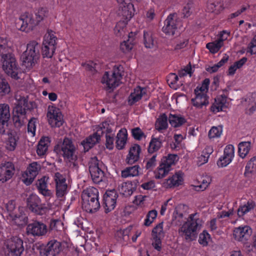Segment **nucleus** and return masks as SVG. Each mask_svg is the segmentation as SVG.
Segmentation results:
<instances>
[{"mask_svg":"<svg viewBox=\"0 0 256 256\" xmlns=\"http://www.w3.org/2000/svg\"><path fill=\"white\" fill-rule=\"evenodd\" d=\"M178 155L170 154L162 160V162L155 171V178L160 179L164 178L172 170V166L178 160Z\"/></svg>","mask_w":256,"mask_h":256,"instance_id":"nucleus-8","label":"nucleus"},{"mask_svg":"<svg viewBox=\"0 0 256 256\" xmlns=\"http://www.w3.org/2000/svg\"><path fill=\"white\" fill-rule=\"evenodd\" d=\"M58 146L61 150L64 158L70 162H72L74 166H76L75 162L77 160V154L76 147L72 140L68 138H65L62 142Z\"/></svg>","mask_w":256,"mask_h":256,"instance_id":"nucleus-7","label":"nucleus"},{"mask_svg":"<svg viewBox=\"0 0 256 256\" xmlns=\"http://www.w3.org/2000/svg\"><path fill=\"white\" fill-rule=\"evenodd\" d=\"M82 208L86 212L93 213L100 207L98 190L94 187L84 190L82 194Z\"/></svg>","mask_w":256,"mask_h":256,"instance_id":"nucleus-2","label":"nucleus"},{"mask_svg":"<svg viewBox=\"0 0 256 256\" xmlns=\"http://www.w3.org/2000/svg\"><path fill=\"white\" fill-rule=\"evenodd\" d=\"M254 173H256V156L252 158L247 163L244 175L249 177L250 174Z\"/></svg>","mask_w":256,"mask_h":256,"instance_id":"nucleus-44","label":"nucleus"},{"mask_svg":"<svg viewBox=\"0 0 256 256\" xmlns=\"http://www.w3.org/2000/svg\"><path fill=\"white\" fill-rule=\"evenodd\" d=\"M42 55L44 58H51L56 50L55 48H53L52 46L49 48L47 46H42Z\"/></svg>","mask_w":256,"mask_h":256,"instance_id":"nucleus-56","label":"nucleus"},{"mask_svg":"<svg viewBox=\"0 0 256 256\" xmlns=\"http://www.w3.org/2000/svg\"><path fill=\"white\" fill-rule=\"evenodd\" d=\"M47 180L46 177H43L38 180L36 183V186L40 193L44 196L50 197L52 193L50 190L48 188Z\"/></svg>","mask_w":256,"mask_h":256,"instance_id":"nucleus-33","label":"nucleus"},{"mask_svg":"<svg viewBox=\"0 0 256 256\" xmlns=\"http://www.w3.org/2000/svg\"><path fill=\"white\" fill-rule=\"evenodd\" d=\"M100 140V136L97 133H94L92 135L89 136L85 140H84L81 144L84 147L85 152L88 151L94 144H96Z\"/></svg>","mask_w":256,"mask_h":256,"instance_id":"nucleus-32","label":"nucleus"},{"mask_svg":"<svg viewBox=\"0 0 256 256\" xmlns=\"http://www.w3.org/2000/svg\"><path fill=\"white\" fill-rule=\"evenodd\" d=\"M16 98V106L14 108V111L18 114L21 116H24L26 114V109L28 108V100L24 96H22L18 94H16L15 96ZM20 116L19 115L18 116Z\"/></svg>","mask_w":256,"mask_h":256,"instance_id":"nucleus-25","label":"nucleus"},{"mask_svg":"<svg viewBox=\"0 0 256 256\" xmlns=\"http://www.w3.org/2000/svg\"><path fill=\"white\" fill-rule=\"evenodd\" d=\"M10 92V87L7 81L0 77V93L4 94H8Z\"/></svg>","mask_w":256,"mask_h":256,"instance_id":"nucleus-59","label":"nucleus"},{"mask_svg":"<svg viewBox=\"0 0 256 256\" xmlns=\"http://www.w3.org/2000/svg\"><path fill=\"white\" fill-rule=\"evenodd\" d=\"M182 26L181 22L176 13L170 14L164 21L162 32L166 35L173 36L180 34Z\"/></svg>","mask_w":256,"mask_h":256,"instance_id":"nucleus-5","label":"nucleus"},{"mask_svg":"<svg viewBox=\"0 0 256 256\" xmlns=\"http://www.w3.org/2000/svg\"><path fill=\"white\" fill-rule=\"evenodd\" d=\"M36 247L37 248L40 247V252L44 256H56L62 250L61 244L55 240L50 241L46 246H41L36 244Z\"/></svg>","mask_w":256,"mask_h":256,"instance_id":"nucleus-13","label":"nucleus"},{"mask_svg":"<svg viewBox=\"0 0 256 256\" xmlns=\"http://www.w3.org/2000/svg\"><path fill=\"white\" fill-rule=\"evenodd\" d=\"M103 163L98 160L96 157L92 158L89 162V171L92 180L94 183L98 184L104 178Z\"/></svg>","mask_w":256,"mask_h":256,"instance_id":"nucleus-9","label":"nucleus"},{"mask_svg":"<svg viewBox=\"0 0 256 256\" xmlns=\"http://www.w3.org/2000/svg\"><path fill=\"white\" fill-rule=\"evenodd\" d=\"M229 56L226 54H224L222 59L216 64L212 66H208L206 68V70L210 73H213L217 72L220 68L225 63H226Z\"/></svg>","mask_w":256,"mask_h":256,"instance_id":"nucleus-46","label":"nucleus"},{"mask_svg":"<svg viewBox=\"0 0 256 256\" xmlns=\"http://www.w3.org/2000/svg\"><path fill=\"white\" fill-rule=\"evenodd\" d=\"M244 113L246 116H252L256 112V94L250 93L244 96L241 101Z\"/></svg>","mask_w":256,"mask_h":256,"instance_id":"nucleus-14","label":"nucleus"},{"mask_svg":"<svg viewBox=\"0 0 256 256\" xmlns=\"http://www.w3.org/2000/svg\"><path fill=\"white\" fill-rule=\"evenodd\" d=\"M140 147L138 144H134L130 148L126 158L127 164H132L137 162L140 158Z\"/></svg>","mask_w":256,"mask_h":256,"instance_id":"nucleus-28","label":"nucleus"},{"mask_svg":"<svg viewBox=\"0 0 256 256\" xmlns=\"http://www.w3.org/2000/svg\"><path fill=\"white\" fill-rule=\"evenodd\" d=\"M24 250L23 242L20 238L14 237L6 242L8 256H20Z\"/></svg>","mask_w":256,"mask_h":256,"instance_id":"nucleus-12","label":"nucleus"},{"mask_svg":"<svg viewBox=\"0 0 256 256\" xmlns=\"http://www.w3.org/2000/svg\"><path fill=\"white\" fill-rule=\"evenodd\" d=\"M4 71L14 78H18L19 67L14 54L12 53L0 58Z\"/></svg>","mask_w":256,"mask_h":256,"instance_id":"nucleus-6","label":"nucleus"},{"mask_svg":"<svg viewBox=\"0 0 256 256\" xmlns=\"http://www.w3.org/2000/svg\"><path fill=\"white\" fill-rule=\"evenodd\" d=\"M40 44L35 40L30 42L27 44L26 50L21 56L23 64L30 68L38 62L40 58Z\"/></svg>","mask_w":256,"mask_h":256,"instance_id":"nucleus-3","label":"nucleus"},{"mask_svg":"<svg viewBox=\"0 0 256 256\" xmlns=\"http://www.w3.org/2000/svg\"><path fill=\"white\" fill-rule=\"evenodd\" d=\"M27 206L32 212L42 215L46 210L42 206L40 198L36 194H30L26 200Z\"/></svg>","mask_w":256,"mask_h":256,"instance_id":"nucleus-17","label":"nucleus"},{"mask_svg":"<svg viewBox=\"0 0 256 256\" xmlns=\"http://www.w3.org/2000/svg\"><path fill=\"white\" fill-rule=\"evenodd\" d=\"M8 216L18 225H22L27 222V218L24 214L22 210H16V202L14 200L9 201L6 204Z\"/></svg>","mask_w":256,"mask_h":256,"instance_id":"nucleus-11","label":"nucleus"},{"mask_svg":"<svg viewBox=\"0 0 256 256\" xmlns=\"http://www.w3.org/2000/svg\"><path fill=\"white\" fill-rule=\"evenodd\" d=\"M168 118L165 114H160L156 122V129L160 132L162 130H166L168 127Z\"/></svg>","mask_w":256,"mask_h":256,"instance_id":"nucleus-37","label":"nucleus"},{"mask_svg":"<svg viewBox=\"0 0 256 256\" xmlns=\"http://www.w3.org/2000/svg\"><path fill=\"white\" fill-rule=\"evenodd\" d=\"M12 42L8 40L0 38V58L12 53Z\"/></svg>","mask_w":256,"mask_h":256,"instance_id":"nucleus-31","label":"nucleus"},{"mask_svg":"<svg viewBox=\"0 0 256 256\" xmlns=\"http://www.w3.org/2000/svg\"><path fill=\"white\" fill-rule=\"evenodd\" d=\"M119 6L118 14L128 22L134 16L136 10L134 2L138 0H116Z\"/></svg>","mask_w":256,"mask_h":256,"instance_id":"nucleus-10","label":"nucleus"},{"mask_svg":"<svg viewBox=\"0 0 256 256\" xmlns=\"http://www.w3.org/2000/svg\"><path fill=\"white\" fill-rule=\"evenodd\" d=\"M10 106L8 104H0V120H10Z\"/></svg>","mask_w":256,"mask_h":256,"instance_id":"nucleus-47","label":"nucleus"},{"mask_svg":"<svg viewBox=\"0 0 256 256\" xmlns=\"http://www.w3.org/2000/svg\"><path fill=\"white\" fill-rule=\"evenodd\" d=\"M36 122V120L34 118H32L28 122V133L32 136H35Z\"/></svg>","mask_w":256,"mask_h":256,"instance_id":"nucleus-57","label":"nucleus"},{"mask_svg":"<svg viewBox=\"0 0 256 256\" xmlns=\"http://www.w3.org/2000/svg\"><path fill=\"white\" fill-rule=\"evenodd\" d=\"M47 117L49 124L52 127H60L62 124V118L60 110L54 106H48Z\"/></svg>","mask_w":256,"mask_h":256,"instance_id":"nucleus-16","label":"nucleus"},{"mask_svg":"<svg viewBox=\"0 0 256 256\" xmlns=\"http://www.w3.org/2000/svg\"><path fill=\"white\" fill-rule=\"evenodd\" d=\"M147 90L146 88L138 86L134 89L129 96L128 102L130 104H133L138 102L144 96L146 95Z\"/></svg>","mask_w":256,"mask_h":256,"instance_id":"nucleus-30","label":"nucleus"},{"mask_svg":"<svg viewBox=\"0 0 256 256\" xmlns=\"http://www.w3.org/2000/svg\"><path fill=\"white\" fill-rule=\"evenodd\" d=\"M101 82L106 88L110 90L118 86L121 82L110 72H106L102 78Z\"/></svg>","mask_w":256,"mask_h":256,"instance_id":"nucleus-23","label":"nucleus"},{"mask_svg":"<svg viewBox=\"0 0 256 256\" xmlns=\"http://www.w3.org/2000/svg\"><path fill=\"white\" fill-rule=\"evenodd\" d=\"M223 46L222 41L216 40L212 42L206 44V48L213 54L217 52Z\"/></svg>","mask_w":256,"mask_h":256,"instance_id":"nucleus-49","label":"nucleus"},{"mask_svg":"<svg viewBox=\"0 0 256 256\" xmlns=\"http://www.w3.org/2000/svg\"><path fill=\"white\" fill-rule=\"evenodd\" d=\"M50 143L48 137H43L40 140L37 148V154L39 156H43L46 152Z\"/></svg>","mask_w":256,"mask_h":256,"instance_id":"nucleus-38","label":"nucleus"},{"mask_svg":"<svg viewBox=\"0 0 256 256\" xmlns=\"http://www.w3.org/2000/svg\"><path fill=\"white\" fill-rule=\"evenodd\" d=\"M252 148L250 141L241 142V158H244Z\"/></svg>","mask_w":256,"mask_h":256,"instance_id":"nucleus-51","label":"nucleus"},{"mask_svg":"<svg viewBox=\"0 0 256 256\" xmlns=\"http://www.w3.org/2000/svg\"><path fill=\"white\" fill-rule=\"evenodd\" d=\"M183 182V173L178 171L176 172L172 177L167 179L164 182L166 187L172 188L178 186L182 184Z\"/></svg>","mask_w":256,"mask_h":256,"instance_id":"nucleus-29","label":"nucleus"},{"mask_svg":"<svg viewBox=\"0 0 256 256\" xmlns=\"http://www.w3.org/2000/svg\"><path fill=\"white\" fill-rule=\"evenodd\" d=\"M40 169V166L36 162H34L30 164L26 172L27 178L24 180L26 185H29L32 183Z\"/></svg>","mask_w":256,"mask_h":256,"instance_id":"nucleus-26","label":"nucleus"},{"mask_svg":"<svg viewBox=\"0 0 256 256\" xmlns=\"http://www.w3.org/2000/svg\"><path fill=\"white\" fill-rule=\"evenodd\" d=\"M230 0H208V10L215 14H218L226 6Z\"/></svg>","mask_w":256,"mask_h":256,"instance_id":"nucleus-24","label":"nucleus"},{"mask_svg":"<svg viewBox=\"0 0 256 256\" xmlns=\"http://www.w3.org/2000/svg\"><path fill=\"white\" fill-rule=\"evenodd\" d=\"M127 131L125 128L119 130L116 136V147L118 150L124 148L126 142Z\"/></svg>","mask_w":256,"mask_h":256,"instance_id":"nucleus-36","label":"nucleus"},{"mask_svg":"<svg viewBox=\"0 0 256 256\" xmlns=\"http://www.w3.org/2000/svg\"><path fill=\"white\" fill-rule=\"evenodd\" d=\"M255 206V203L252 201H248L241 206V213L245 214L253 209Z\"/></svg>","mask_w":256,"mask_h":256,"instance_id":"nucleus-62","label":"nucleus"},{"mask_svg":"<svg viewBox=\"0 0 256 256\" xmlns=\"http://www.w3.org/2000/svg\"><path fill=\"white\" fill-rule=\"evenodd\" d=\"M168 122L172 126L176 128L182 125L186 122V120L180 115L170 114Z\"/></svg>","mask_w":256,"mask_h":256,"instance_id":"nucleus-43","label":"nucleus"},{"mask_svg":"<svg viewBox=\"0 0 256 256\" xmlns=\"http://www.w3.org/2000/svg\"><path fill=\"white\" fill-rule=\"evenodd\" d=\"M126 26V22L120 21L116 26L114 31L118 36H121L124 33V28Z\"/></svg>","mask_w":256,"mask_h":256,"instance_id":"nucleus-54","label":"nucleus"},{"mask_svg":"<svg viewBox=\"0 0 256 256\" xmlns=\"http://www.w3.org/2000/svg\"><path fill=\"white\" fill-rule=\"evenodd\" d=\"M130 232V228H126L124 230H120L117 232L118 236L122 238L124 242H127L129 240V233Z\"/></svg>","mask_w":256,"mask_h":256,"instance_id":"nucleus-64","label":"nucleus"},{"mask_svg":"<svg viewBox=\"0 0 256 256\" xmlns=\"http://www.w3.org/2000/svg\"><path fill=\"white\" fill-rule=\"evenodd\" d=\"M202 226V220L196 214H190L186 222L179 229V232L186 240L192 241L196 237L198 232Z\"/></svg>","mask_w":256,"mask_h":256,"instance_id":"nucleus-1","label":"nucleus"},{"mask_svg":"<svg viewBox=\"0 0 256 256\" xmlns=\"http://www.w3.org/2000/svg\"><path fill=\"white\" fill-rule=\"evenodd\" d=\"M157 156L156 154H153L151 156H147L146 158V168L147 170H152L156 164V158Z\"/></svg>","mask_w":256,"mask_h":256,"instance_id":"nucleus-52","label":"nucleus"},{"mask_svg":"<svg viewBox=\"0 0 256 256\" xmlns=\"http://www.w3.org/2000/svg\"><path fill=\"white\" fill-rule=\"evenodd\" d=\"M142 174V169L138 164L126 167L121 172V176L123 178L138 176Z\"/></svg>","mask_w":256,"mask_h":256,"instance_id":"nucleus-27","label":"nucleus"},{"mask_svg":"<svg viewBox=\"0 0 256 256\" xmlns=\"http://www.w3.org/2000/svg\"><path fill=\"white\" fill-rule=\"evenodd\" d=\"M57 38L54 32L52 30H48L44 37L42 46L56 48Z\"/></svg>","mask_w":256,"mask_h":256,"instance_id":"nucleus-34","label":"nucleus"},{"mask_svg":"<svg viewBox=\"0 0 256 256\" xmlns=\"http://www.w3.org/2000/svg\"><path fill=\"white\" fill-rule=\"evenodd\" d=\"M144 40L145 46L146 48H154L156 45V41L154 38L152 32H144Z\"/></svg>","mask_w":256,"mask_h":256,"instance_id":"nucleus-40","label":"nucleus"},{"mask_svg":"<svg viewBox=\"0 0 256 256\" xmlns=\"http://www.w3.org/2000/svg\"><path fill=\"white\" fill-rule=\"evenodd\" d=\"M158 212L156 210H153L149 211L144 220V224L146 226H150L157 216Z\"/></svg>","mask_w":256,"mask_h":256,"instance_id":"nucleus-53","label":"nucleus"},{"mask_svg":"<svg viewBox=\"0 0 256 256\" xmlns=\"http://www.w3.org/2000/svg\"><path fill=\"white\" fill-rule=\"evenodd\" d=\"M210 239V235L207 232L204 230L199 236L198 242L203 246H206L208 245Z\"/></svg>","mask_w":256,"mask_h":256,"instance_id":"nucleus-55","label":"nucleus"},{"mask_svg":"<svg viewBox=\"0 0 256 256\" xmlns=\"http://www.w3.org/2000/svg\"><path fill=\"white\" fill-rule=\"evenodd\" d=\"M132 134L134 138L136 140H140L146 136L142 130L138 127L132 129Z\"/></svg>","mask_w":256,"mask_h":256,"instance_id":"nucleus-58","label":"nucleus"},{"mask_svg":"<svg viewBox=\"0 0 256 256\" xmlns=\"http://www.w3.org/2000/svg\"><path fill=\"white\" fill-rule=\"evenodd\" d=\"M9 120H0V134H8L9 132L8 128Z\"/></svg>","mask_w":256,"mask_h":256,"instance_id":"nucleus-61","label":"nucleus"},{"mask_svg":"<svg viewBox=\"0 0 256 256\" xmlns=\"http://www.w3.org/2000/svg\"><path fill=\"white\" fill-rule=\"evenodd\" d=\"M163 224L160 223L152 230V238H162L164 236V233L163 230Z\"/></svg>","mask_w":256,"mask_h":256,"instance_id":"nucleus-48","label":"nucleus"},{"mask_svg":"<svg viewBox=\"0 0 256 256\" xmlns=\"http://www.w3.org/2000/svg\"><path fill=\"white\" fill-rule=\"evenodd\" d=\"M6 139V149L10 151L14 150L17 144L18 137L14 134L8 133Z\"/></svg>","mask_w":256,"mask_h":256,"instance_id":"nucleus-41","label":"nucleus"},{"mask_svg":"<svg viewBox=\"0 0 256 256\" xmlns=\"http://www.w3.org/2000/svg\"><path fill=\"white\" fill-rule=\"evenodd\" d=\"M15 168L11 162H4L0 166V182L4 183L10 180L14 174Z\"/></svg>","mask_w":256,"mask_h":256,"instance_id":"nucleus-18","label":"nucleus"},{"mask_svg":"<svg viewBox=\"0 0 256 256\" xmlns=\"http://www.w3.org/2000/svg\"><path fill=\"white\" fill-rule=\"evenodd\" d=\"M48 13V12L46 8H40L36 14V21L37 23L38 24L44 18L47 16Z\"/></svg>","mask_w":256,"mask_h":256,"instance_id":"nucleus-63","label":"nucleus"},{"mask_svg":"<svg viewBox=\"0 0 256 256\" xmlns=\"http://www.w3.org/2000/svg\"><path fill=\"white\" fill-rule=\"evenodd\" d=\"M226 97L218 96L215 99V102L211 106V110L216 113L222 111L226 108Z\"/></svg>","mask_w":256,"mask_h":256,"instance_id":"nucleus-35","label":"nucleus"},{"mask_svg":"<svg viewBox=\"0 0 256 256\" xmlns=\"http://www.w3.org/2000/svg\"><path fill=\"white\" fill-rule=\"evenodd\" d=\"M210 84V80L206 78L200 86L194 90V97L191 100L192 105L197 108H203L209 104L208 97L206 93Z\"/></svg>","mask_w":256,"mask_h":256,"instance_id":"nucleus-4","label":"nucleus"},{"mask_svg":"<svg viewBox=\"0 0 256 256\" xmlns=\"http://www.w3.org/2000/svg\"><path fill=\"white\" fill-rule=\"evenodd\" d=\"M17 24L20 26V30L28 32L32 30L38 23L36 20H34L31 14L26 13L21 16L17 22Z\"/></svg>","mask_w":256,"mask_h":256,"instance_id":"nucleus-19","label":"nucleus"},{"mask_svg":"<svg viewBox=\"0 0 256 256\" xmlns=\"http://www.w3.org/2000/svg\"><path fill=\"white\" fill-rule=\"evenodd\" d=\"M252 233V229L250 226H246L241 228V243L244 244H248V241L250 240Z\"/></svg>","mask_w":256,"mask_h":256,"instance_id":"nucleus-42","label":"nucleus"},{"mask_svg":"<svg viewBox=\"0 0 256 256\" xmlns=\"http://www.w3.org/2000/svg\"><path fill=\"white\" fill-rule=\"evenodd\" d=\"M118 195L114 190L106 191L104 196L105 212L108 213L116 207Z\"/></svg>","mask_w":256,"mask_h":256,"instance_id":"nucleus-21","label":"nucleus"},{"mask_svg":"<svg viewBox=\"0 0 256 256\" xmlns=\"http://www.w3.org/2000/svg\"><path fill=\"white\" fill-rule=\"evenodd\" d=\"M54 178L56 184V196L58 198H63L68 192L66 176L57 172L54 174Z\"/></svg>","mask_w":256,"mask_h":256,"instance_id":"nucleus-15","label":"nucleus"},{"mask_svg":"<svg viewBox=\"0 0 256 256\" xmlns=\"http://www.w3.org/2000/svg\"><path fill=\"white\" fill-rule=\"evenodd\" d=\"M123 72V67L122 66L116 65L114 66L112 71L110 72V73L116 78H118L120 81Z\"/></svg>","mask_w":256,"mask_h":256,"instance_id":"nucleus-60","label":"nucleus"},{"mask_svg":"<svg viewBox=\"0 0 256 256\" xmlns=\"http://www.w3.org/2000/svg\"><path fill=\"white\" fill-rule=\"evenodd\" d=\"M162 146V140L158 138H152L148 148L149 154H154L158 152Z\"/></svg>","mask_w":256,"mask_h":256,"instance_id":"nucleus-39","label":"nucleus"},{"mask_svg":"<svg viewBox=\"0 0 256 256\" xmlns=\"http://www.w3.org/2000/svg\"><path fill=\"white\" fill-rule=\"evenodd\" d=\"M134 34L131 32L128 34V39L126 41L124 40L120 44V48L124 52H126L130 50L133 47L132 42L134 41Z\"/></svg>","mask_w":256,"mask_h":256,"instance_id":"nucleus-45","label":"nucleus"},{"mask_svg":"<svg viewBox=\"0 0 256 256\" xmlns=\"http://www.w3.org/2000/svg\"><path fill=\"white\" fill-rule=\"evenodd\" d=\"M26 231L28 234L34 236H42L46 234L48 228L46 226L44 223L35 221L28 224Z\"/></svg>","mask_w":256,"mask_h":256,"instance_id":"nucleus-20","label":"nucleus"},{"mask_svg":"<svg viewBox=\"0 0 256 256\" xmlns=\"http://www.w3.org/2000/svg\"><path fill=\"white\" fill-rule=\"evenodd\" d=\"M234 156V147L232 145L227 146L224 150V155L220 157L217 162L219 167L227 166L232 161Z\"/></svg>","mask_w":256,"mask_h":256,"instance_id":"nucleus-22","label":"nucleus"},{"mask_svg":"<svg viewBox=\"0 0 256 256\" xmlns=\"http://www.w3.org/2000/svg\"><path fill=\"white\" fill-rule=\"evenodd\" d=\"M222 132V127L221 126H212L208 132L210 138H218L220 136Z\"/></svg>","mask_w":256,"mask_h":256,"instance_id":"nucleus-50","label":"nucleus"}]
</instances>
